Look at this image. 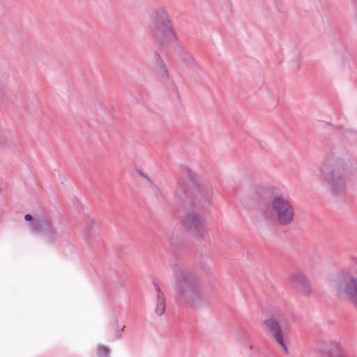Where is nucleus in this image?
Returning a JSON list of instances; mask_svg holds the SVG:
<instances>
[{"mask_svg": "<svg viewBox=\"0 0 357 357\" xmlns=\"http://www.w3.org/2000/svg\"><path fill=\"white\" fill-rule=\"evenodd\" d=\"M271 190V195L261 211L262 216L266 220L276 221L282 227L291 225L296 216L293 201L278 188L273 187Z\"/></svg>", "mask_w": 357, "mask_h": 357, "instance_id": "1", "label": "nucleus"}, {"mask_svg": "<svg viewBox=\"0 0 357 357\" xmlns=\"http://www.w3.org/2000/svg\"><path fill=\"white\" fill-rule=\"evenodd\" d=\"M175 289L178 299L190 305L198 303L204 294L195 275L188 271H180L176 273Z\"/></svg>", "mask_w": 357, "mask_h": 357, "instance_id": "2", "label": "nucleus"}, {"mask_svg": "<svg viewBox=\"0 0 357 357\" xmlns=\"http://www.w3.org/2000/svg\"><path fill=\"white\" fill-rule=\"evenodd\" d=\"M149 26L155 37L162 38L169 43L178 41L172 20L165 7H160L151 14Z\"/></svg>", "mask_w": 357, "mask_h": 357, "instance_id": "3", "label": "nucleus"}, {"mask_svg": "<svg viewBox=\"0 0 357 357\" xmlns=\"http://www.w3.org/2000/svg\"><path fill=\"white\" fill-rule=\"evenodd\" d=\"M183 174L196 186L198 192L199 204L202 209H209L213 205V190L212 185L199 176L186 165H181Z\"/></svg>", "mask_w": 357, "mask_h": 357, "instance_id": "4", "label": "nucleus"}, {"mask_svg": "<svg viewBox=\"0 0 357 357\" xmlns=\"http://www.w3.org/2000/svg\"><path fill=\"white\" fill-rule=\"evenodd\" d=\"M321 181L326 190L333 195H341L346 192L345 176L338 171L333 170L326 173Z\"/></svg>", "mask_w": 357, "mask_h": 357, "instance_id": "5", "label": "nucleus"}, {"mask_svg": "<svg viewBox=\"0 0 357 357\" xmlns=\"http://www.w3.org/2000/svg\"><path fill=\"white\" fill-rule=\"evenodd\" d=\"M182 222L197 238H204L208 235L204 218L197 212L191 211L186 213L182 218Z\"/></svg>", "mask_w": 357, "mask_h": 357, "instance_id": "6", "label": "nucleus"}, {"mask_svg": "<svg viewBox=\"0 0 357 357\" xmlns=\"http://www.w3.org/2000/svg\"><path fill=\"white\" fill-rule=\"evenodd\" d=\"M263 324L275 341L282 347L286 354H288L289 349L284 341V332L280 324L275 319L270 317L266 319Z\"/></svg>", "mask_w": 357, "mask_h": 357, "instance_id": "7", "label": "nucleus"}, {"mask_svg": "<svg viewBox=\"0 0 357 357\" xmlns=\"http://www.w3.org/2000/svg\"><path fill=\"white\" fill-rule=\"evenodd\" d=\"M33 227L34 232L43 234L50 241L53 239L57 231V227L51 218L40 215L36 219Z\"/></svg>", "mask_w": 357, "mask_h": 357, "instance_id": "8", "label": "nucleus"}, {"mask_svg": "<svg viewBox=\"0 0 357 357\" xmlns=\"http://www.w3.org/2000/svg\"><path fill=\"white\" fill-rule=\"evenodd\" d=\"M155 70L156 73L158 74V76L162 80H168L169 78V75L165 63L158 54H155Z\"/></svg>", "mask_w": 357, "mask_h": 357, "instance_id": "9", "label": "nucleus"}, {"mask_svg": "<svg viewBox=\"0 0 357 357\" xmlns=\"http://www.w3.org/2000/svg\"><path fill=\"white\" fill-rule=\"evenodd\" d=\"M332 357H348V351L344 345L337 342H333L331 347Z\"/></svg>", "mask_w": 357, "mask_h": 357, "instance_id": "10", "label": "nucleus"}, {"mask_svg": "<svg viewBox=\"0 0 357 357\" xmlns=\"http://www.w3.org/2000/svg\"><path fill=\"white\" fill-rule=\"evenodd\" d=\"M158 291L157 295V305L155 308V312L158 315H162L165 310V297L164 294L161 291L160 287L156 285Z\"/></svg>", "mask_w": 357, "mask_h": 357, "instance_id": "11", "label": "nucleus"}, {"mask_svg": "<svg viewBox=\"0 0 357 357\" xmlns=\"http://www.w3.org/2000/svg\"><path fill=\"white\" fill-rule=\"evenodd\" d=\"M290 279L293 282L298 285V287L308 280L305 275L301 271H296L291 273Z\"/></svg>", "mask_w": 357, "mask_h": 357, "instance_id": "12", "label": "nucleus"}, {"mask_svg": "<svg viewBox=\"0 0 357 357\" xmlns=\"http://www.w3.org/2000/svg\"><path fill=\"white\" fill-rule=\"evenodd\" d=\"M298 287L303 295L308 296L311 294L312 288L308 280L298 286Z\"/></svg>", "mask_w": 357, "mask_h": 357, "instance_id": "13", "label": "nucleus"}, {"mask_svg": "<svg viewBox=\"0 0 357 357\" xmlns=\"http://www.w3.org/2000/svg\"><path fill=\"white\" fill-rule=\"evenodd\" d=\"M40 215H32L31 214H26L24 215V220L27 222H29V229L34 232L33 225L35 223L36 219L39 218Z\"/></svg>", "mask_w": 357, "mask_h": 357, "instance_id": "14", "label": "nucleus"}, {"mask_svg": "<svg viewBox=\"0 0 357 357\" xmlns=\"http://www.w3.org/2000/svg\"><path fill=\"white\" fill-rule=\"evenodd\" d=\"M109 348L102 345L98 347L97 355L98 357H109Z\"/></svg>", "mask_w": 357, "mask_h": 357, "instance_id": "15", "label": "nucleus"}, {"mask_svg": "<svg viewBox=\"0 0 357 357\" xmlns=\"http://www.w3.org/2000/svg\"><path fill=\"white\" fill-rule=\"evenodd\" d=\"M124 328H125V326H122L121 331L119 328H117L118 333L116 334V338H120L121 337V333H123V331H124Z\"/></svg>", "mask_w": 357, "mask_h": 357, "instance_id": "16", "label": "nucleus"}, {"mask_svg": "<svg viewBox=\"0 0 357 357\" xmlns=\"http://www.w3.org/2000/svg\"><path fill=\"white\" fill-rule=\"evenodd\" d=\"M2 192H3V188H2L1 185L0 184V195H1Z\"/></svg>", "mask_w": 357, "mask_h": 357, "instance_id": "17", "label": "nucleus"}, {"mask_svg": "<svg viewBox=\"0 0 357 357\" xmlns=\"http://www.w3.org/2000/svg\"><path fill=\"white\" fill-rule=\"evenodd\" d=\"M248 348H249V349H250V350H251V349H254V347H253V345H252V344H250V345H249Z\"/></svg>", "mask_w": 357, "mask_h": 357, "instance_id": "18", "label": "nucleus"}]
</instances>
